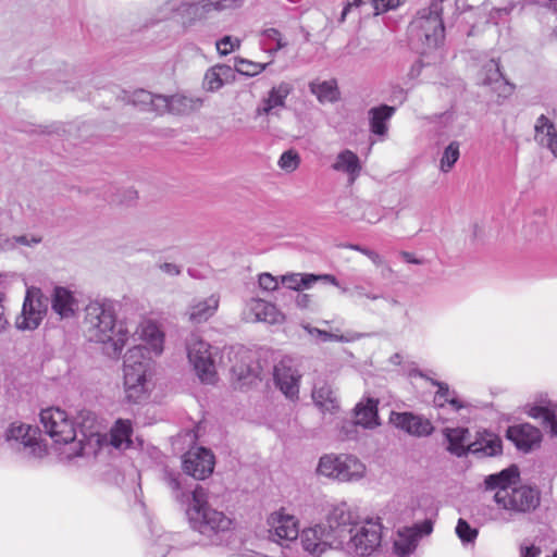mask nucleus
I'll return each instance as SVG.
<instances>
[{"label":"nucleus","mask_w":557,"mask_h":557,"mask_svg":"<svg viewBox=\"0 0 557 557\" xmlns=\"http://www.w3.org/2000/svg\"><path fill=\"white\" fill-rule=\"evenodd\" d=\"M82 428L76 430L75 423L69 414L58 408L50 407L40 412V423L45 432L57 444L67 445V457L89 456L96 453L100 444V435L94 430L95 416L89 412H81Z\"/></svg>","instance_id":"1"},{"label":"nucleus","mask_w":557,"mask_h":557,"mask_svg":"<svg viewBox=\"0 0 557 557\" xmlns=\"http://www.w3.org/2000/svg\"><path fill=\"white\" fill-rule=\"evenodd\" d=\"M85 333L90 342L106 345V352L119 356L126 345L131 330L116 323V308L111 300L90 301L85 308Z\"/></svg>","instance_id":"2"},{"label":"nucleus","mask_w":557,"mask_h":557,"mask_svg":"<svg viewBox=\"0 0 557 557\" xmlns=\"http://www.w3.org/2000/svg\"><path fill=\"white\" fill-rule=\"evenodd\" d=\"M186 516L190 528L209 545H220L223 535L233 527V519L213 507L212 494L201 485L191 492Z\"/></svg>","instance_id":"3"},{"label":"nucleus","mask_w":557,"mask_h":557,"mask_svg":"<svg viewBox=\"0 0 557 557\" xmlns=\"http://www.w3.org/2000/svg\"><path fill=\"white\" fill-rule=\"evenodd\" d=\"M518 478L517 467H509L486 476L484 483L486 490H496L494 499L504 509L516 512H527L535 509L540 503L539 491L525 485L511 486Z\"/></svg>","instance_id":"4"},{"label":"nucleus","mask_w":557,"mask_h":557,"mask_svg":"<svg viewBox=\"0 0 557 557\" xmlns=\"http://www.w3.org/2000/svg\"><path fill=\"white\" fill-rule=\"evenodd\" d=\"M347 519L346 504L335 506L324 522L302 530L300 533L302 548L314 556H320L327 548H338L342 543L341 537L346 534L345 529L339 527H345L344 522L348 521Z\"/></svg>","instance_id":"5"},{"label":"nucleus","mask_w":557,"mask_h":557,"mask_svg":"<svg viewBox=\"0 0 557 557\" xmlns=\"http://www.w3.org/2000/svg\"><path fill=\"white\" fill-rule=\"evenodd\" d=\"M144 351L143 347L134 346L124 357V393L128 403L145 401L151 391L149 377L152 374L153 361Z\"/></svg>","instance_id":"6"},{"label":"nucleus","mask_w":557,"mask_h":557,"mask_svg":"<svg viewBox=\"0 0 557 557\" xmlns=\"http://www.w3.org/2000/svg\"><path fill=\"white\" fill-rule=\"evenodd\" d=\"M346 513L348 521H345L346 533L341 537L339 549L346 550L349 555L355 556H369L380 546L382 540V525L379 521L368 519L364 521H356L352 512L346 505Z\"/></svg>","instance_id":"7"},{"label":"nucleus","mask_w":557,"mask_h":557,"mask_svg":"<svg viewBox=\"0 0 557 557\" xmlns=\"http://www.w3.org/2000/svg\"><path fill=\"white\" fill-rule=\"evenodd\" d=\"M318 473L339 482L359 481L364 476L366 466L354 455L327 454L320 458Z\"/></svg>","instance_id":"8"},{"label":"nucleus","mask_w":557,"mask_h":557,"mask_svg":"<svg viewBox=\"0 0 557 557\" xmlns=\"http://www.w3.org/2000/svg\"><path fill=\"white\" fill-rule=\"evenodd\" d=\"M444 0H433L430 8L422 10L411 23L412 32L419 38H424L430 48H436L444 39V24L441 17Z\"/></svg>","instance_id":"9"},{"label":"nucleus","mask_w":557,"mask_h":557,"mask_svg":"<svg viewBox=\"0 0 557 557\" xmlns=\"http://www.w3.org/2000/svg\"><path fill=\"white\" fill-rule=\"evenodd\" d=\"M186 350L188 360L200 381L206 384L214 383L216 371L210 344L199 335L190 334L186 341Z\"/></svg>","instance_id":"10"},{"label":"nucleus","mask_w":557,"mask_h":557,"mask_svg":"<svg viewBox=\"0 0 557 557\" xmlns=\"http://www.w3.org/2000/svg\"><path fill=\"white\" fill-rule=\"evenodd\" d=\"M209 9L205 0L201 3H188L184 0H168L161 5L160 20L177 17L184 28L191 27L207 18Z\"/></svg>","instance_id":"11"},{"label":"nucleus","mask_w":557,"mask_h":557,"mask_svg":"<svg viewBox=\"0 0 557 557\" xmlns=\"http://www.w3.org/2000/svg\"><path fill=\"white\" fill-rule=\"evenodd\" d=\"M7 440L27 457L41 458L46 454V447L38 440V429L29 424L12 423Z\"/></svg>","instance_id":"12"},{"label":"nucleus","mask_w":557,"mask_h":557,"mask_svg":"<svg viewBox=\"0 0 557 557\" xmlns=\"http://www.w3.org/2000/svg\"><path fill=\"white\" fill-rule=\"evenodd\" d=\"M47 311L44 295L40 288L28 287L21 314L16 318L15 325L18 330H35L39 326Z\"/></svg>","instance_id":"13"},{"label":"nucleus","mask_w":557,"mask_h":557,"mask_svg":"<svg viewBox=\"0 0 557 557\" xmlns=\"http://www.w3.org/2000/svg\"><path fill=\"white\" fill-rule=\"evenodd\" d=\"M273 376L276 387H278L286 398L292 400L298 398L301 374L293 358H282L274 366Z\"/></svg>","instance_id":"14"},{"label":"nucleus","mask_w":557,"mask_h":557,"mask_svg":"<svg viewBox=\"0 0 557 557\" xmlns=\"http://www.w3.org/2000/svg\"><path fill=\"white\" fill-rule=\"evenodd\" d=\"M214 455L210 449L197 447L188 450L183 457V470L196 480H203L214 469Z\"/></svg>","instance_id":"15"},{"label":"nucleus","mask_w":557,"mask_h":557,"mask_svg":"<svg viewBox=\"0 0 557 557\" xmlns=\"http://www.w3.org/2000/svg\"><path fill=\"white\" fill-rule=\"evenodd\" d=\"M269 537L281 545L282 541L293 542L299 536L298 521L283 510L272 512L268 518Z\"/></svg>","instance_id":"16"},{"label":"nucleus","mask_w":557,"mask_h":557,"mask_svg":"<svg viewBox=\"0 0 557 557\" xmlns=\"http://www.w3.org/2000/svg\"><path fill=\"white\" fill-rule=\"evenodd\" d=\"M242 314L246 322L280 324L284 321V314L276 308V306L261 298L249 299L246 302Z\"/></svg>","instance_id":"17"},{"label":"nucleus","mask_w":557,"mask_h":557,"mask_svg":"<svg viewBox=\"0 0 557 557\" xmlns=\"http://www.w3.org/2000/svg\"><path fill=\"white\" fill-rule=\"evenodd\" d=\"M389 421L397 429L413 437H426L434 432L430 419L413 412H392Z\"/></svg>","instance_id":"18"},{"label":"nucleus","mask_w":557,"mask_h":557,"mask_svg":"<svg viewBox=\"0 0 557 557\" xmlns=\"http://www.w3.org/2000/svg\"><path fill=\"white\" fill-rule=\"evenodd\" d=\"M433 531V524L430 520L412 527L403 528L398 531L394 546L397 554L407 556L411 554L423 535H429Z\"/></svg>","instance_id":"19"},{"label":"nucleus","mask_w":557,"mask_h":557,"mask_svg":"<svg viewBox=\"0 0 557 557\" xmlns=\"http://www.w3.org/2000/svg\"><path fill=\"white\" fill-rule=\"evenodd\" d=\"M506 436L519 450L524 453H528L539 446L542 441L541 431L530 423L509 426L506 431Z\"/></svg>","instance_id":"20"},{"label":"nucleus","mask_w":557,"mask_h":557,"mask_svg":"<svg viewBox=\"0 0 557 557\" xmlns=\"http://www.w3.org/2000/svg\"><path fill=\"white\" fill-rule=\"evenodd\" d=\"M479 79L482 85L491 87L498 97L506 98L513 91V86L505 81L499 69V63L494 59H491L484 64Z\"/></svg>","instance_id":"21"},{"label":"nucleus","mask_w":557,"mask_h":557,"mask_svg":"<svg viewBox=\"0 0 557 557\" xmlns=\"http://www.w3.org/2000/svg\"><path fill=\"white\" fill-rule=\"evenodd\" d=\"M294 87L290 83L281 82L273 86L260 106L256 109V116L274 114L277 109L285 107L287 97L292 94Z\"/></svg>","instance_id":"22"},{"label":"nucleus","mask_w":557,"mask_h":557,"mask_svg":"<svg viewBox=\"0 0 557 557\" xmlns=\"http://www.w3.org/2000/svg\"><path fill=\"white\" fill-rule=\"evenodd\" d=\"M51 309L61 319L73 318L78 310V300L74 293L64 286H55L51 293Z\"/></svg>","instance_id":"23"},{"label":"nucleus","mask_w":557,"mask_h":557,"mask_svg":"<svg viewBox=\"0 0 557 557\" xmlns=\"http://www.w3.org/2000/svg\"><path fill=\"white\" fill-rule=\"evenodd\" d=\"M220 297L212 294L207 298H195L188 307V318L193 323H202L214 315L219 308Z\"/></svg>","instance_id":"24"},{"label":"nucleus","mask_w":557,"mask_h":557,"mask_svg":"<svg viewBox=\"0 0 557 557\" xmlns=\"http://www.w3.org/2000/svg\"><path fill=\"white\" fill-rule=\"evenodd\" d=\"M470 454L478 457H493L502 453V440L492 432H481L474 442L468 444Z\"/></svg>","instance_id":"25"},{"label":"nucleus","mask_w":557,"mask_h":557,"mask_svg":"<svg viewBox=\"0 0 557 557\" xmlns=\"http://www.w3.org/2000/svg\"><path fill=\"white\" fill-rule=\"evenodd\" d=\"M332 169L345 174L348 183L354 184L359 177L362 166L357 153L349 149H344L335 157Z\"/></svg>","instance_id":"26"},{"label":"nucleus","mask_w":557,"mask_h":557,"mask_svg":"<svg viewBox=\"0 0 557 557\" xmlns=\"http://www.w3.org/2000/svg\"><path fill=\"white\" fill-rule=\"evenodd\" d=\"M140 338L146 343V346H143L145 349V356H148V352H152L156 356H159L163 351L164 345V334L160 330L159 325L152 321H145L139 326ZM141 347V345H138Z\"/></svg>","instance_id":"27"},{"label":"nucleus","mask_w":557,"mask_h":557,"mask_svg":"<svg viewBox=\"0 0 557 557\" xmlns=\"http://www.w3.org/2000/svg\"><path fill=\"white\" fill-rule=\"evenodd\" d=\"M379 400L375 398H367L358 403L355 407V422L348 423L349 426L361 425L364 429H374L379 426L377 413Z\"/></svg>","instance_id":"28"},{"label":"nucleus","mask_w":557,"mask_h":557,"mask_svg":"<svg viewBox=\"0 0 557 557\" xmlns=\"http://www.w3.org/2000/svg\"><path fill=\"white\" fill-rule=\"evenodd\" d=\"M535 140L546 146L557 157V126L544 114L535 122Z\"/></svg>","instance_id":"29"},{"label":"nucleus","mask_w":557,"mask_h":557,"mask_svg":"<svg viewBox=\"0 0 557 557\" xmlns=\"http://www.w3.org/2000/svg\"><path fill=\"white\" fill-rule=\"evenodd\" d=\"M312 399L324 416L326 413L336 414L339 411L337 394L327 384L315 385L312 391Z\"/></svg>","instance_id":"30"},{"label":"nucleus","mask_w":557,"mask_h":557,"mask_svg":"<svg viewBox=\"0 0 557 557\" xmlns=\"http://www.w3.org/2000/svg\"><path fill=\"white\" fill-rule=\"evenodd\" d=\"M443 435L447 441V450L457 456L462 457L466 456L469 451L468 442L470 440L469 430L466 428H445L443 430Z\"/></svg>","instance_id":"31"},{"label":"nucleus","mask_w":557,"mask_h":557,"mask_svg":"<svg viewBox=\"0 0 557 557\" xmlns=\"http://www.w3.org/2000/svg\"><path fill=\"white\" fill-rule=\"evenodd\" d=\"M395 113V108L387 104L371 108L368 112L370 132L376 136L384 137L388 131V121Z\"/></svg>","instance_id":"32"},{"label":"nucleus","mask_w":557,"mask_h":557,"mask_svg":"<svg viewBox=\"0 0 557 557\" xmlns=\"http://www.w3.org/2000/svg\"><path fill=\"white\" fill-rule=\"evenodd\" d=\"M431 384L437 387L434 395L435 406L443 408L445 405H449L453 410L459 411L468 407V404L461 400L455 389H450L448 384L436 380H431Z\"/></svg>","instance_id":"33"},{"label":"nucleus","mask_w":557,"mask_h":557,"mask_svg":"<svg viewBox=\"0 0 557 557\" xmlns=\"http://www.w3.org/2000/svg\"><path fill=\"white\" fill-rule=\"evenodd\" d=\"M309 90L322 104L334 103L339 100L341 92L336 79L320 81L315 79L309 83Z\"/></svg>","instance_id":"34"},{"label":"nucleus","mask_w":557,"mask_h":557,"mask_svg":"<svg viewBox=\"0 0 557 557\" xmlns=\"http://www.w3.org/2000/svg\"><path fill=\"white\" fill-rule=\"evenodd\" d=\"M232 78L233 69L231 66L216 64L206 72L203 77V88L208 91H216Z\"/></svg>","instance_id":"35"},{"label":"nucleus","mask_w":557,"mask_h":557,"mask_svg":"<svg viewBox=\"0 0 557 557\" xmlns=\"http://www.w3.org/2000/svg\"><path fill=\"white\" fill-rule=\"evenodd\" d=\"M133 425L131 420L119 419L110 431V444L117 449L128 448L132 443Z\"/></svg>","instance_id":"36"},{"label":"nucleus","mask_w":557,"mask_h":557,"mask_svg":"<svg viewBox=\"0 0 557 557\" xmlns=\"http://www.w3.org/2000/svg\"><path fill=\"white\" fill-rule=\"evenodd\" d=\"M157 100L160 102L159 113L168 111L173 114H183L191 109V100L183 95L158 96Z\"/></svg>","instance_id":"37"},{"label":"nucleus","mask_w":557,"mask_h":557,"mask_svg":"<svg viewBox=\"0 0 557 557\" xmlns=\"http://www.w3.org/2000/svg\"><path fill=\"white\" fill-rule=\"evenodd\" d=\"M350 201L352 209L351 211L346 212V215L351 220H364L369 223H376L380 221V215L374 213L373 209L369 205L357 199H351Z\"/></svg>","instance_id":"38"},{"label":"nucleus","mask_w":557,"mask_h":557,"mask_svg":"<svg viewBox=\"0 0 557 557\" xmlns=\"http://www.w3.org/2000/svg\"><path fill=\"white\" fill-rule=\"evenodd\" d=\"M314 274L293 273L281 276V282L290 289L300 290L311 287L314 284Z\"/></svg>","instance_id":"39"},{"label":"nucleus","mask_w":557,"mask_h":557,"mask_svg":"<svg viewBox=\"0 0 557 557\" xmlns=\"http://www.w3.org/2000/svg\"><path fill=\"white\" fill-rule=\"evenodd\" d=\"M159 95H153L147 90L139 89L132 96V102L140 109H150L159 112L160 102L157 100Z\"/></svg>","instance_id":"40"},{"label":"nucleus","mask_w":557,"mask_h":557,"mask_svg":"<svg viewBox=\"0 0 557 557\" xmlns=\"http://www.w3.org/2000/svg\"><path fill=\"white\" fill-rule=\"evenodd\" d=\"M459 143L451 141L445 149L440 160V169L442 172H449L460 157Z\"/></svg>","instance_id":"41"},{"label":"nucleus","mask_w":557,"mask_h":557,"mask_svg":"<svg viewBox=\"0 0 557 557\" xmlns=\"http://www.w3.org/2000/svg\"><path fill=\"white\" fill-rule=\"evenodd\" d=\"M261 36L264 39L263 40L264 45H269L270 42H274L275 44L274 47H271V48L268 49V52L270 54H274V53H276L277 51H280L281 49H283V48H285L287 46V41L283 37L282 33L278 29L274 28V27L264 28L261 32Z\"/></svg>","instance_id":"42"},{"label":"nucleus","mask_w":557,"mask_h":557,"mask_svg":"<svg viewBox=\"0 0 557 557\" xmlns=\"http://www.w3.org/2000/svg\"><path fill=\"white\" fill-rule=\"evenodd\" d=\"M269 63H260V62H253L247 59L237 58L235 60V69L236 71L246 76H256L260 73H262Z\"/></svg>","instance_id":"43"},{"label":"nucleus","mask_w":557,"mask_h":557,"mask_svg":"<svg viewBox=\"0 0 557 557\" xmlns=\"http://www.w3.org/2000/svg\"><path fill=\"white\" fill-rule=\"evenodd\" d=\"M373 15H381L405 3L406 0H369Z\"/></svg>","instance_id":"44"},{"label":"nucleus","mask_w":557,"mask_h":557,"mask_svg":"<svg viewBox=\"0 0 557 557\" xmlns=\"http://www.w3.org/2000/svg\"><path fill=\"white\" fill-rule=\"evenodd\" d=\"M240 44V39L226 35L216 41L215 47L220 55H227L237 50Z\"/></svg>","instance_id":"45"},{"label":"nucleus","mask_w":557,"mask_h":557,"mask_svg":"<svg viewBox=\"0 0 557 557\" xmlns=\"http://www.w3.org/2000/svg\"><path fill=\"white\" fill-rule=\"evenodd\" d=\"M245 1L246 0H205V3H207L210 13L212 11L222 12L240 8Z\"/></svg>","instance_id":"46"},{"label":"nucleus","mask_w":557,"mask_h":557,"mask_svg":"<svg viewBox=\"0 0 557 557\" xmlns=\"http://www.w3.org/2000/svg\"><path fill=\"white\" fill-rule=\"evenodd\" d=\"M456 534L462 543H472L478 536V530L470 527L466 520L459 519L456 527Z\"/></svg>","instance_id":"47"},{"label":"nucleus","mask_w":557,"mask_h":557,"mask_svg":"<svg viewBox=\"0 0 557 557\" xmlns=\"http://www.w3.org/2000/svg\"><path fill=\"white\" fill-rule=\"evenodd\" d=\"M299 163V154L293 150H287L283 152L278 160L280 168L286 172L295 171L298 168Z\"/></svg>","instance_id":"48"},{"label":"nucleus","mask_w":557,"mask_h":557,"mask_svg":"<svg viewBox=\"0 0 557 557\" xmlns=\"http://www.w3.org/2000/svg\"><path fill=\"white\" fill-rule=\"evenodd\" d=\"M361 337V334L349 331L344 334H336L332 332L324 331L322 334V342H339V343H351Z\"/></svg>","instance_id":"49"},{"label":"nucleus","mask_w":557,"mask_h":557,"mask_svg":"<svg viewBox=\"0 0 557 557\" xmlns=\"http://www.w3.org/2000/svg\"><path fill=\"white\" fill-rule=\"evenodd\" d=\"M349 248L368 257L375 267H386L391 271V268L386 265L384 258L379 252L360 245H350Z\"/></svg>","instance_id":"50"},{"label":"nucleus","mask_w":557,"mask_h":557,"mask_svg":"<svg viewBox=\"0 0 557 557\" xmlns=\"http://www.w3.org/2000/svg\"><path fill=\"white\" fill-rule=\"evenodd\" d=\"M351 298H366L369 300H377L382 296L379 294L373 293L372 290L367 289L363 285L357 284L352 287V292L350 293Z\"/></svg>","instance_id":"51"},{"label":"nucleus","mask_w":557,"mask_h":557,"mask_svg":"<svg viewBox=\"0 0 557 557\" xmlns=\"http://www.w3.org/2000/svg\"><path fill=\"white\" fill-rule=\"evenodd\" d=\"M259 286L267 290H275L278 287V281L270 273H261L258 280Z\"/></svg>","instance_id":"52"},{"label":"nucleus","mask_w":557,"mask_h":557,"mask_svg":"<svg viewBox=\"0 0 557 557\" xmlns=\"http://www.w3.org/2000/svg\"><path fill=\"white\" fill-rule=\"evenodd\" d=\"M367 4L370 5V1L369 0H348L346 2V4L344 5V8H343V11H342V14H341V17H339V22L341 23L345 22L347 15L354 9H359V8H362V7L367 5Z\"/></svg>","instance_id":"53"},{"label":"nucleus","mask_w":557,"mask_h":557,"mask_svg":"<svg viewBox=\"0 0 557 557\" xmlns=\"http://www.w3.org/2000/svg\"><path fill=\"white\" fill-rule=\"evenodd\" d=\"M542 422L544 428L547 429L552 437L557 436V413L550 410V412L544 417V420Z\"/></svg>","instance_id":"54"},{"label":"nucleus","mask_w":557,"mask_h":557,"mask_svg":"<svg viewBox=\"0 0 557 557\" xmlns=\"http://www.w3.org/2000/svg\"><path fill=\"white\" fill-rule=\"evenodd\" d=\"M550 412V409L544 406H532L529 410V416L534 419L544 420V417Z\"/></svg>","instance_id":"55"},{"label":"nucleus","mask_w":557,"mask_h":557,"mask_svg":"<svg viewBox=\"0 0 557 557\" xmlns=\"http://www.w3.org/2000/svg\"><path fill=\"white\" fill-rule=\"evenodd\" d=\"M159 268L163 273H165L170 276H177L181 274V269L175 263L164 262V263L160 264Z\"/></svg>","instance_id":"56"},{"label":"nucleus","mask_w":557,"mask_h":557,"mask_svg":"<svg viewBox=\"0 0 557 557\" xmlns=\"http://www.w3.org/2000/svg\"><path fill=\"white\" fill-rule=\"evenodd\" d=\"M16 244L24 245V246H32L35 244L40 243L39 237L35 236H28V235H21L14 238Z\"/></svg>","instance_id":"57"},{"label":"nucleus","mask_w":557,"mask_h":557,"mask_svg":"<svg viewBox=\"0 0 557 557\" xmlns=\"http://www.w3.org/2000/svg\"><path fill=\"white\" fill-rule=\"evenodd\" d=\"M314 283L318 281H322L333 286H339V281L332 274H314Z\"/></svg>","instance_id":"58"},{"label":"nucleus","mask_w":557,"mask_h":557,"mask_svg":"<svg viewBox=\"0 0 557 557\" xmlns=\"http://www.w3.org/2000/svg\"><path fill=\"white\" fill-rule=\"evenodd\" d=\"M541 549L534 545L521 547V557H539Z\"/></svg>","instance_id":"59"},{"label":"nucleus","mask_w":557,"mask_h":557,"mask_svg":"<svg viewBox=\"0 0 557 557\" xmlns=\"http://www.w3.org/2000/svg\"><path fill=\"white\" fill-rule=\"evenodd\" d=\"M297 306L300 308H307L310 304V296L307 294H299L296 299Z\"/></svg>","instance_id":"60"},{"label":"nucleus","mask_w":557,"mask_h":557,"mask_svg":"<svg viewBox=\"0 0 557 557\" xmlns=\"http://www.w3.org/2000/svg\"><path fill=\"white\" fill-rule=\"evenodd\" d=\"M421 70H422V64L420 62L413 63L411 65L410 72H409L410 78L418 77L420 75V73H421Z\"/></svg>","instance_id":"61"},{"label":"nucleus","mask_w":557,"mask_h":557,"mask_svg":"<svg viewBox=\"0 0 557 557\" xmlns=\"http://www.w3.org/2000/svg\"><path fill=\"white\" fill-rule=\"evenodd\" d=\"M304 329L312 336H318L322 339V334H324V331L323 330H320L318 327H313V326H310V325H304Z\"/></svg>","instance_id":"62"},{"label":"nucleus","mask_w":557,"mask_h":557,"mask_svg":"<svg viewBox=\"0 0 557 557\" xmlns=\"http://www.w3.org/2000/svg\"><path fill=\"white\" fill-rule=\"evenodd\" d=\"M401 257L403 259L408 262V263H413V264H420L421 261L419 259H417L412 253L410 252H407V251H403L401 252Z\"/></svg>","instance_id":"63"},{"label":"nucleus","mask_w":557,"mask_h":557,"mask_svg":"<svg viewBox=\"0 0 557 557\" xmlns=\"http://www.w3.org/2000/svg\"><path fill=\"white\" fill-rule=\"evenodd\" d=\"M160 540L162 541V544H161L160 549L158 550V554L160 557H164L169 550V545L165 544V542L168 541V535L160 536Z\"/></svg>","instance_id":"64"}]
</instances>
